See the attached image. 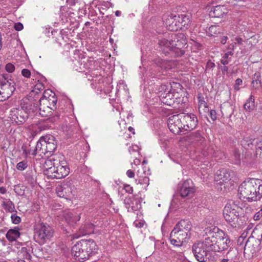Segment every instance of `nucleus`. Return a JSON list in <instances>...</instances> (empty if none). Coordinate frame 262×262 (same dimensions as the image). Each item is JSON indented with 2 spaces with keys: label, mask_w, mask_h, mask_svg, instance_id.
<instances>
[{
  "label": "nucleus",
  "mask_w": 262,
  "mask_h": 262,
  "mask_svg": "<svg viewBox=\"0 0 262 262\" xmlns=\"http://www.w3.org/2000/svg\"><path fill=\"white\" fill-rule=\"evenodd\" d=\"M56 148L57 142L55 137L51 135H47L40 138L34 149H31L30 144H24L21 146V150L25 156L38 155L39 156L43 158V156L47 155V159L44 161V164L47 163L61 164L64 161V157L62 154H57L50 155Z\"/></svg>",
  "instance_id": "1"
},
{
  "label": "nucleus",
  "mask_w": 262,
  "mask_h": 262,
  "mask_svg": "<svg viewBox=\"0 0 262 262\" xmlns=\"http://www.w3.org/2000/svg\"><path fill=\"white\" fill-rule=\"evenodd\" d=\"M204 231L207 237L203 241L211 252H221L228 249L230 240L223 231L212 226L206 228Z\"/></svg>",
  "instance_id": "2"
},
{
  "label": "nucleus",
  "mask_w": 262,
  "mask_h": 262,
  "mask_svg": "<svg viewBox=\"0 0 262 262\" xmlns=\"http://www.w3.org/2000/svg\"><path fill=\"white\" fill-rule=\"evenodd\" d=\"M187 40L184 33H179L172 35L169 39L162 38L159 40V45L166 54L171 53L175 56H182L185 53L183 50Z\"/></svg>",
  "instance_id": "3"
},
{
  "label": "nucleus",
  "mask_w": 262,
  "mask_h": 262,
  "mask_svg": "<svg viewBox=\"0 0 262 262\" xmlns=\"http://www.w3.org/2000/svg\"><path fill=\"white\" fill-rule=\"evenodd\" d=\"M238 191L240 198L249 201H256L262 198V180L248 178L239 186Z\"/></svg>",
  "instance_id": "4"
},
{
  "label": "nucleus",
  "mask_w": 262,
  "mask_h": 262,
  "mask_svg": "<svg viewBox=\"0 0 262 262\" xmlns=\"http://www.w3.org/2000/svg\"><path fill=\"white\" fill-rule=\"evenodd\" d=\"M192 228V224L188 220L179 221L170 233L169 240L171 244L176 247H181L183 243L190 238Z\"/></svg>",
  "instance_id": "5"
},
{
  "label": "nucleus",
  "mask_w": 262,
  "mask_h": 262,
  "mask_svg": "<svg viewBox=\"0 0 262 262\" xmlns=\"http://www.w3.org/2000/svg\"><path fill=\"white\" fill-rule=\"evenodd\" d=\"M96 249V244L93 239H82L72 247L71 254L75 260L83 262L94 254Z\"/></svg>",
  "instance_id": "6"
},
{
  "label": "nucleus",
  "mask_w": 262,
  "mask_h": 262,
  "mask_svg": "<svg viewBox=\"0 0 262 262\" xmlns=\"http://www.w3.org/2000/svg\"><path fill=\"white\" fill-rule=\"evenodd\" d=\"M237 202L229 201L225 205L223 214L226 222L233 228H239L244 223L242 217L239 214L241 208Z\"/></svg>",
  "instance_id": "7"
},
{
  "label": "nucleus",
  "mask_w": 262,
  "mask_h": 262,
  "mask_svg": "<svg viewBox=\"0 0 262 262\" xmlns=\"http://www.w3.org/2000/svg\"><path fill=\"white\" fill-rule=\"evenodd\" d=\"M163 21L168 30L177 31L179 29H187L190 20L189 16L185 14L171 13L164 15Z\"/></svg>",
  "instance_id": "8"
},
{
  "label": "nucleus",
  "mask_w": 262,
  "mask_h": 262,
  "mask_svg": "<svg viewBox=\"0 0 262 262\" xmlns=\"http://www.w3.org/2000/svg\"><path fill=\"white\" fill-rule=\"evenodd\" d=\"M192 251L195 259L199 262L215 261L214 254L208 249L203 241L194 244Z\"/></svg>",
  "instance_id": "9"
},
{
  "label": "nucleus",
  "mask_w": 262,
  "mask_h": 262,
  "mask_svg": "<svg viewBox=\"0 0 262 262\" xmlns=\"http://www.w3.org/2000/svg\"><path fill=\"white\" fill-rule=\"evenodd\" d=\"M234 173L227 169H221L214 175L215 187L219 191H224L231 184V180Z\"/></svg>",
  "instance_id": "10"
},
{
  "label": "nucleus",
  "mask_w": 262,
  "mask_h": 262,
  "mask_svg": "<svg viewBox=\"0 0 262 262\" xmlns=\"http://www.w3.org/2000/svg\"><path fill=\"white\" fill-rule=\"evenodd\" d=\"M15 90V83L7 74L0 75V101L11 97Z\"/></svg>",
  "instance_id": "11"
},
{
  "label": "nucleus",
  "mask_w": 262,
  "mask_h": 262,
  "mask_svg": "<svg viewBox=\"0 0 262 262\" xmlns=\"http://www.w3.org/2000/svg\"><path fill=\"white\" fill-rule=\"evenodd\" d=\"M39 102L38 98L34 96L33 93H30L27 97L21 100L20 106L23 110L30 114L37 111Z\"/></svg>",
  "instance_id": "12"
},
{
  "label": "nucleus",
  "mask_w": 262,
  "mask_h": 262,
  "mask_svg": "<svg viewBox=\"0 0 262 262\" xmlns=\"http://www.w3.org/2000/svg\"><path fill=\"white\" fill-rule=\"evenodd\" d=\"M53 233L52 229L49 225L41 223L36 228L35 235L39 242L43 244L53 236Z\"/></svg>",
  "instance_id": "13"
},
{
  "label": "nucleus",
  "mask_w": 262,
  "mask_h": 262,
  "mask_svg": "<svg viewBox=\"0 0 262 262\" xmlns=\"http://www.w3.org/2000/svg\"><path fill=\"white\" fill-rule=\"evenodd\" d=\"M183 122V129L185 131H190L194 129L198 123V120L195 115L193 114H180Z\"/></svg>",
  "instance_id": "14"
},
{
  "label": "nucleus",
  "mask_w": 262,
  "mask_h": 262,
  "mask_svg": "<svg viewBox=\"0 0 262 262\" xmlns=\"http://www.w3.org/2000/svg\"><path fill=\"white\" fill-rule=\"evenodd\" d=\"M168 126L170 131L175 135H178L184 132L180 114L173 115L168 120Z\"/></svg>",
  "instance_id": "15"
},
{
  "label": "nucleus",
  "mask_w": 262,
  "mask_h": 262,
  "mask_svg": "<svg viewBox=\"0 0 262 262\" xmlns=\"http://www.w3.org/2000/svg\"><path fill=\"white\" fill-rule=\"evenodd\" d=\"M74 186L70 182L63 183L58 185L56 188V192L60 198H64L66 200H71L73 198Z\"/></svg>",
  "instance_id": "16"
},
{
  "label": "nucleus",
  "mask_w": 262,
  "mask_h": 262,
  "mask_svg": "<svg viewBox=\"0 0 262 262\" xmlns=\"http://www.w3.org/2000/svg\"><path fill=\"white\" fill-rule=\"evenodd\" d=\"M179 91L176 92V89L170 86V89L168 92L165 94L159 95V98L161 101L165 104L172 106L174 104L175 99L179 97Z\"/></svg>",
  "instance_id": "17"
},
{
  "label": "nucleus",
  "mask_w": 262,
  "mask_h": 262,
  "mask_svg": "<svg viewBox=\"0 0 262 262\" xmlns=\"http://www.w3.org/2000/svg\"><path fill=\"white\" fill-rule=\"evenodd\" d=\"M30 114L26 112L21 108H13L10 111V116L12 119L18 124L24 123L28 119Z\"/></svg>",
  "instance_id": "18"
},
{
  "label": "nucleus",
  "mask_w": 262,
  "mask_h": 262,
  "mask_svg": "<svg viewBox=\"0 0 262 262\" xmlns=\"http://www.w3.org/2000/svg\"><path fill=\"white\" fill-rule=\"evenodd\" d=\"M40 102H42L44 105L51 106L52 110L56 108L57 98L55 94L51 91H45L42 96L39 99Z\"/></svg>",
  "instance_id": "19"
},
{
  "label": "nucleus",
  "mask_w": 262,
  "mask_h": 262,
  "mask_svg": "<svg viewBox=\"0 0 262 262\" xmlns=\"http://www.w3.org/2000/svg\"><path fill=\"white\" fill-rule=\"evenodd\" d=\"M195 191V188L191 179L185 181L180 190L181 196L183 198L191 197Z\"/></svg>",
  "instance_id": "20"
},
{
  "label": "nucleus",
  "mask_w": 262,
  "mask_h": 262,
  "mask_svg": "<svg viewBox=\"0 0 262 262\" xmlns=\"http://www.w3.org/2000/svg\"><path fill=\"white\" fill-rule=\"evenodd\" d=\"M261 245V244L258 241L249 237L245 243L244 250L253 255L260 250Z\"/></svg>",
  "instance_id": "21"
},
{
  "label": "nucleus",
  "mask_w": 262,
  "mask_h": 262,
  "mask_svg": "<svg viewBox=\"0 0 262 262\" xmlns=\"http://www.w3.org/2000/svg\"><path fill=\"white\" fill-rule=\"evenodd\" d=\"M183 139L190 143L196 145H202L205 141L204 137L199 130L192 132L189 135L184 137Z\"/></svg>",
  "instance_id": "22"
},
{
  "label": "nucleus",
  "mask_w": 262,
  "mask_h": 262,
  "mask_svg": "<svg viewBox=\"0 0 262 262\" xmlns=\"http://www.w3.org/2000/svg\"><path fill=\"white\" fill-rule=\"evenodd\" d=\"M63 217L65 221L70 226H73L80 219V216L74 211H67L64 213Z\"/></svg>",
  "instance_id": "23"
},
{
  "label": "nucleus",
  "mask_w": 262,
  "mask_h": 262,
  "mask_svg": "<svg viewBox=\"0 0 262 262\" xmlns=\"http://www.w3.org/2000/svg\"><path fill=\"white\" fill-rule=\"evenodd\" d=\"M227 12V10L224 6H216L210 11V16L212 17H221Z\"/></svg>",
  "instance_id": "24"
},
{
  "label": "nucleus",
  "mask_w": 262,
  "mask_h": 262,
  "mask_svg": "<svg viewBox=\"0 0 262 262\" xmlns=\"http://www.w3.org/2000/svg\"><path fill=\"white\" fill-rule=\"evenodd\" d=\"M56 168V174L54 175V177L57 179L65 177L70 172V168L67 165L65 166L63 165H57Z\"/></svg>",
  "instance_id": "25"
},
{
  "label": "nucleus",
  "mask_w": 262,
  "mask_h": 262,
  "mask_svg": "<svg viewBox=\"0 0 262 262\" xmlns=\"http://www.w3.org/2000/svg\"><path fill=\"white\" fill-rule=\"evenodd\" d=\"M79 232V236L93 233L94 232V226L91 223H86L80 227Z\"/></svg>",
  "instance_id": "26"
},
{
  "label": "nucleus",
  "mask_w": 262,
  "mask_h": 262,
  "mask_svg": "<svg viewBox=\"0 0 262 262\" xmlns=\"http://www.w3.org/2000/svg\"><path fill=\"white\" fill-rule=\"evenodd\" d=\"M19 230V229L18 227L9 229L6 234L7 239L10 242L15 241L16 239L20 236Z\"/></svg>",
  "instance_id": "27"
},
{
  "label": "nucleus",
  "mask_w": 262,
  "mask_h": 262,
  "mask_svg": "<svg viewBox=\"0 0 262 262\" xmlns=\"http://www.w3.org/2000/svg\"><path fill=\"white\" fill-rule=\"evenodd\" d=\"M51 110L52 108L51 106L48 105H44L42 102L38 103V110L39 115L42 117H47L51 114Z\"/></svg>",
  "instance_id": "28"
},
{
  "label": "nucleus",
  "mask_w": 262,
  "mask_h": 262,
  "mask_svg": "<svg viewBox=\"0 0 262 262\" xmlns=\"http://www.w3.org/2000/svg\"><path fill=\"white\" fill-rule=\"evenodd\" d=\"M250 237L258 241L262 244V227H256L253 230Z\"/></svg>",
  "instance_id": "29"
},
{
  "label": "nucleus",
  "mask_w": 262,
  "mask_h": 262,
  "mask_svg": "<svg viewBox=\"0 0 262 262\" xmlns=\"http://www.w3.org/2000/svg\"><path fill=\"white\" fill-rule=\"evenodd\" d=\"M136 202V205L133 206L131 204V202L132 201V198L130 197L129 198H126L124 200V204L125 205L126 207L129 210V208H131L132 210L135 211L137 210L141 207L140 203H138V201L137 200H135Z\"/></svg>",
  "instance_id": "30"
},
{
  "label": "nucleus",
  "mask_w": 262,
  "mask_h": 262,
  "mask_svg": "<svg viewBox=\"0 0 262 262\" xmlns=\"http://www.w3.org/2000/svg\"><path fill=\"white\" fill-rule=\"evenodd\" d=\"M255 107L254 98L253 95H250L248 99L244 104V108L246 111L251 112Z\"/></svg>",
  "instance_id": "31"
},
{
  "label": "nucleus",
  "mask_w": 262,
  "mask_h": 262,
  "mask_svg": "<svg viewBox=\"0 0 262 262\" xmlns=\"http://www.w3.org/2000/svg\"><path fill=\"white\" fill-rule=\"evenodd\" d=\"M254 140L249 137L244 138L241 141V145L245 149L252 148L253 146V141Z\"/></svg>",
  "instance_id": "32"
},
{
  "label": "nucleus",
  "mask_w": 262,
  "mask_h": 262,
  "mask_svg": "<svg viewBox=\"0 0 262 262\" xmlns=\"http://www.w3.org/2000/svg\"><path fill=\"white\" fill-rule=\"evenodd\" d=\"M233 53L227 52L225 53L220 60L221 63L224 66L227 65L231 60Z\"/></svg>",
  "instance_id": "33"
},
{
  "label": "nucleus",
  "mask_w": 262,
  "mask_h": 262,
  "mask_svg": "<svg viewBox=\"0 0 262 262\" xmlns=\"http://www.w3.org/2000/svg\"><path fill=\"white\" fill-rule=\"evenodd\" d=\"M260 75L259 73H255L252 77L251 84L255 89L260 86Z\"/></svg>",
  "instance_id": "34"
},
{
  "label": "nucleus",
  "mask_w": 262,
  "mask_h": 262,
  "mask_svg": "<svg viewBox=\"0 0 262 262\" xmlns=\"http://www.w3.org/2000/svg\"><path fill=\"white\" fill-rule=\"evenodd\" d=\"M170 86L165 84H161L160 85L158 86L157 88V94L158 96L159 97V95H162L163 94L167 93L168 91L170 89Z\"/></svg>",
  "instance_id": "35"
},
{
  "label": "nucleus",
  "mask_w": 262,
  "mask_h": 262,
  "mask_svg": "<svg viewBox=\"0 0 262 262\" xmlns=\"http://www.w3.org/2000/svg\"><path fill=\"white\" fill-rule=\"evenodd\" d=\"M50 165H44V167L46 169V171L47 172V174H52L51 176L54 177V175L56 174V167L57 165H53L49 167Z\"/></svg>",
  "instance_id": "36"
},
{
  "label": "nucleus",
  "mask_w": 262,
  "mask_h": 262,
  "mask_svg": "<svg viewBox=\"0 0 262 262\" xmlns=\"http://www.w3.org/2000/svg\"><path fill=\"white\" fill-rule=\"evenodd\" d=\"M3 205L4 208L7 211H8L9 212L13 211V210L15 208L14 204L10 200H8L7 202H4Z\"/></svg>",
  "instance_id": "37"
},
{
  "label": "nucleus",
  "mask_w": 262,
  "mask_h": 262,
  "mask_svg": "<svg viewBox=\"0 0 262 262\" xmlns=\"http://www.w3.org/2000/svg\"><path fill=\"white\" fill-rule=\"evenodd\" d=\"M219 27L217 26H210L208 31L207 33L210 36H214L218 32H219Z\"/></svg>",
  "instance_id": "38"
},
{
  "label": "nucleus",
  "mask_w": 262,
  "mask_h": 262,
  "mask_svg": "<svg viewBox=\"0 0 262 262\" xmlns=\"http://www.w3.org/2000/svg\"><path fill=\"white\" fill-rule=\"evenodd\" d=\"M44 89V86L41 83H38L35 85L34 87V89L33 91H32L31 93H33V96L36 97V94L38 93L37 91H40L41 90H43Z\"/></svg>",
  "instance_id": "39"
},
{
  "label": "nucleus",
  "mask_w": 262,
  "mask_h": 262,
  "mask_svg": "<svg viewBox=\"0 0 262 262\" xmlns=\"http://www.w3.org/2000/svg\"><path fill=\"white\" fill-rule=\"evenodd\" d=\"M12 222L14 224H18L21 222V218L16 214H12L11 216Z\"/></svg>",
  "instance_id": "40"
},
{
  "label": "nucleus",
  "mask_w": 262,
  "mask_h": 262,
  "mask_svg": "<svg viewBox=\"0 0 262 262\" xmlns=\"http://www.w3.org/2000/svg\"><path fill=\"white\" fill-rule=\"evenodd\" d=\"M233 156L236 160V162L240 164L241 162L240 159V151L238 149H235L233 150Z\"/></svg>",
  "instance_id": "41"
},
{
  "label": "nucleus",
  "mask_w": 262,
  "mask_h": 262,
  "mask_svg": "<svg viewBox=\"0 0 262 262\" xmlns=\"http://www.w3.org/2000/svg\"><path fill=\"white\" fill-rule=\"evenodd\" d=\"M5 69L8 72L12 73L14 71L15 67L12 63H8L6 65Z\"/></svg>",
  "instance_id": "42"
},
{
  "label": "nucleus",
  "mask_w": 262,
  "mask_h": 262,
  "mask_svg": "<svg viewBox=\"0 0 262 262\" xmlns=\"http://www.w3.org/2000/svg\"><path fill=\"white\" fill-rule=\"evenodd\" d=\"M22 75L26 78H30L31 76V72L27 69H24L21 71Z\"/></svg>",
  "instance_id": "43"
},
{
  "label": "nucleus",
  "mask_w": 262,
  "mask_h": 262,
  "mask_svg": "<svg viewBox=\"0 0 262 262\" xmlns=\"http://www.w3.org/2000/svg\"><path fill=\"white\" fill-rule=\"evenodd\" d=\"M209 117L213 120L214 121L217 118L216 112L214 110H211L209 112Z\"/></svg>",
  "instance_id": "44"
},
{
  "label": "nucleus",
  "mask_w": 262,
  "mask_h": 262,
  "mask_svg": "<svg viewBox=\"0 0 262 262\" xmlns=\"http://www.w3.org/2000/svg\"><path fill=\"white\" fill-rule=\"evenodd\" d=\"M124 189L128 193H132L133 192V188L129 185L125 184L124 185Z\"/></svg>",
  "instance_id": "45"
},
{
  "label": "nucleus",
  "mask_w": 262,
  "mask_h": 262,
  "mask_svg": "<svg viewBox=\"0 0 262 262\" xmlns=\"http://www.w3.org/2000/svg\"><path fill=\"white\" fill-rule=\"evenodd\" d=\"M259 150H262V140L259 141V142H256V155L258 154Z\"/></svg>",
  "instance_id": "46"
},
{
  "label": "nucleus",
  "mask_w": 262,
  "mask_h": 262,
  "mask_svg": "<svg viewBox=\"0 0 262 262\" xmlns=\"http://www.w3.org/2000/svg\"><path fill=\"white\" fill-rule=\"evenodd\" d=\"M14 27L15 29L18 31H21L24 28L23 25L21 23H15L14 24Z\"/></svg>",
  "instance_id": "47"
},
{
  "label": "nucleus",
  "mask_w": 262,
  "mask_h": 262,
  "mask_svg": "<svg viewBox=\"0 0 262 262\" xmlns=\"http://www.w3.org/2000/svg\"><path fill=\"white\" fill-rule=\"evenodd\" d=\"M242 83H243L242 80L241 78H237L235 80V85H234V89L236 90H239L238 86L241 85L242 84Z\"/></svg>",
  "instance_id": "48"
},
{
  "label": "nucleus",
  "mask_w": 262,
  "mask_h": 262,
  "mask_svg": "<svg viewBox=\"0 0 262 262\" xmlns=\"http://www.w3.org/2000/svg\"><path fill=\"white\" fill-rule=\"evenodd\" d=\"M234 47L235 46L234 43H231L229 44L227 48V49L228 50L227 52H231V53H233V52L234 50Z\"/></svg>",
  "instance_id": "49"
},
{
  "label": "nucleus",
  "mask_w": 262,
  "mask_h": 262,
  "mask_svg": "<svg viewBox=\"0 0 262 262\" xmlns=\"http://www.w3.org/2000/svg\"><path fill=\"white\" fill-rule=\"evenodd\" d=\"M244 240H245V237L243 236V234L238 238V239L237 241V245H239V246L242 245Z\"/></svg>",
  "instance_id": "50"
},
{
  "label": "nucleus",
  "mask_w": 262,
  "mask_h": 262,
  "mask_svg": "<svg viewBox=\"0 0 262 262\" xmlns=\"http://www.w3.org/2000/svg\"><path fill=\"white\" fill-rule=\"evenodd\" d=\"M220 68L222 70V72L223 74H228V67L226 66V65L224 66L223 67L221 66Z\"/></svg>",
  "instance_id": "51"
},
{
  "label": "nucleus",
  "mask_w": 262,
  "mask_h": 262,
  "mask_svg": "<svg viewBox=\"0 0 262 262\" xmlns=\"http://www.w3.org/2000/svg\"><path fill=\"white\" fill-rule=\"evenodd\" d=\"M126 175L128 178H133L135 176V173L133 170L129 169L126 171Z\"/></svg>",
  "instance_id": "52"
},
{
  "label": "nucleus",
  "mask_w": 262,
  "mask_h": 262,
  "mask_svg": "<svg viewBox=\"0 0 262 262\" xmlns=\"http://www.w3.org/2000/svg\"><path fill=\"white\" fill-rule=\"evenodd\" d=\"M134 224L136 227L138 228H142L144 226V223L141 221L135 222Z\"/></svg>",
  "instance_id": "53"
},
{
  "label": "nucleus",
  "mask_w": 262,
  "mask_h": 262,
  "mask_svg": "<svg viewBox=\"0 0 262 262\" xmlns=\"http://www.w3.org/2000/svg\"><path fill=\"white\" fill-rule=\"evenodd\" d=\"M138 146L137 145L130 146L129 147L128 150L129 152H132V151H137L138 150Z\"/></svg>",
  "instance_id": "54"
},
{
  "label": "nucleus",
  "mask_w": 262,
  "mask_h": 262,
  "mask_svg": "<svg viewBox=\"0 0 262 262\" xmlns=\"http://www.w3.org/2000/svg\"><path fill=\"white\" fill-rule=\"evenodd\" d=\"M27 165H16V168L19 170H24L27 168Z\"/></svg>",
  "instance_id": "55"
},
{
  "label": "nucleus",
  "mask_w": 262,
  "mask_h": 262,
  "mask_svg": "<svg viewBox=\"0 0 262 262\" xmlns=\"http://www.w3.org/2000/svg\"><path fill=\"white\" fill-rule=\"evenodd\" d=\"M214 67L215 64L210 61L208 62L206 65V67L207 69H213Z\"/></svg>",
  "instance_id": "56"
},
{
  "label": "nucleus",
  "mask_w": 262,
  "mask_h": 262,
  "mask_svg": "<svg viewBox=\"0 0 262 262\" xmlns=\"http://www.w3.org/2000/svg\"><path fill=\"white\" fill-rule=\"evenodd\" d=\"M227 39H228V37L227 36H222L221 39V42L223 45H224V44H225L226 43Z\"/></svg>",
  "instance_id": "57"
},
{
  "label": "nucleus",
  "mask_w": 262,
  "mask_h": 262,
  "mask_svg": "<svg viewBox=\"0 0 262 262\" xmlns=\"http://www.w3.org/2000/svg\"><path fill=\"white\" fill-rule=\"evenodd\" d=\"M262 216V209H261L259 212L256 213L254 217H256V220L259 219L260 217Z\"/></svg>",
  "instance_id": "58"
},
{
  "label": "nucleus",
  "mask_w": 262,
  "mask_h": 262,
  "mask_svg": "<svg viewBox=\"0 0 262 262\" xmlns=\"http://www.w3.org/2000/svg\"><path fill=\"white\" fill-rule=\"evenodd\" d=\"M235 40L236 41V42L234 43V44L235 43H238L239 45H242V42H243V39L241 37H236L235 38Z\"/></svg>",
  "instance_id": "59"
},
{
  "label": "nucleus",
  "mask_w": 262,
  "mask_h": 262,
  "mask_svg": "<svg viewBox=\"0 0 262 262\" xmlns=\"http://www.w3.org/2000/svg\"><path fill=\"white\" fill-rule=\"evenodd\" d=\"M66 2L70 6H74L76 4L75 0H67Z\"/></svg>",
  "instance_id": "60"
},
{
  "label": "nucleus",
  "mask_w": 262,
  "mask_h": 262,
  "mask_svg": "<svg viewBox=\"0 0 262 262\" xmlns=\"http://www.w3.org/2000/svg\"><path fill=\"white\" fill-rule=\"evenodd\" d=\"M174 85L175 86H174V88H176L177 89V91H178V90H179V91H181V85L179 83H174ZM172 88H173V86H172ZM176 92H177V90H176Z\"/></svg>",
  "instance_id": "61"
},
{
  "label": "nucleus",
  "mask_w": 262,
  "mask_h": 262,
  "mask_svg": "<svg viewBox=\"0 0 262 262\" xmlns=\"http://www.w3.org/2000/svg\"><path fill=\"white\" fill-rule=\"evenodd\" d=\"M59 116L58 115H55L50 118L51 121H56L59 119Z\"/></svg>",
  "instance_id": "62"
},
{
  "label": "nucleus",
  "mask_w": 262,
  "mask_h": 262,
  "mask_svg": "<svg viewBox=\"0 0 262 262\" xmlns=\"http://www.w3.org/2000/svg\"><path fill=\"white\" fill-rule=\"evenodd\" d=\"M7 191V189L4 187H0V193L2 194H5Z\"/></svg>",
  "instance_id": "63"
},
{
  "label": "nucleus",
  "mask_w": 262,
  "mask_h": 262,
  "mask_svg": "<svg viewBox=\"0 0 262 262\" xmlns=\"http://www.w3.org/2000/svg\"><path fill=\"white\" fill-rule=\"evenodd\" d=\"M199 103H200V105H204V106H206V103H205V102L204 101H203V100H202V101L200 100V101H199Z\"/></svg>",
  "instance_id": "64"
}]
</instances>
